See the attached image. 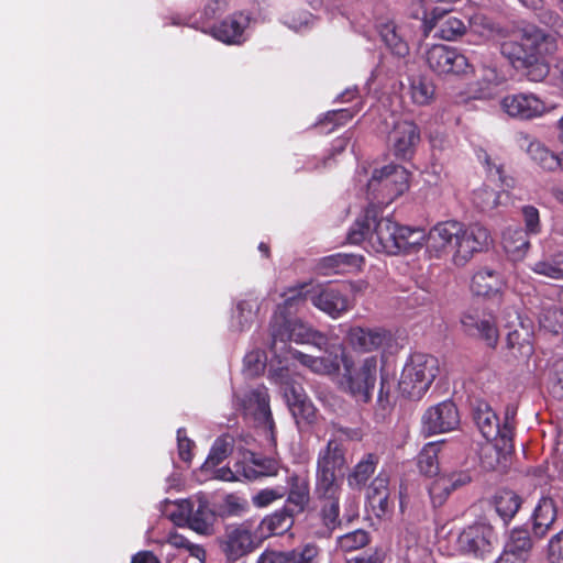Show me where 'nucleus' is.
I'll return each instance as SVG.
<instances>
[{
	"label": "nucleus",
	"instance_id": "obj_1",
	"mask_svg": "<svg viewBox=\"0 0 563 563\" xmlns=\"http://www.w3.org/2000/svg\"><path fill=\"white\" fill-rule=\"evenodd\" d=\"M489 232L478 225L464 228L457 221H443L432 227L428 234L420 228L400 225L390 218H377L374 209H366L347 233L352 244L365 242L376 253L396 255L419 250L423 242L430 257L449 255L456 266H464L475 253L487 245Z\"/></svg>",
	"mask_w": 563,
	"mask_h": 563
},
{
	"label": "nucleus",
	"instance_id": "obj_2",
	"mask_svg": "<svg viewBox=\"0 0 563 563\" xmlns=\"http://www.w3.org/2000/svg\"><path fill=\"white\" fill-rule=\"evenodd\" d=\"M366 285L364 283L347 285H329L324 287L309 288L308 285H300L288 289L285 294V306H301L309 299L312 305L333 319L340 318L352 308V302L347 297L351 289L362 290Z\"/></svg>",
	"mask_w": 563,
	"mask_h": 563
},
{
	"label": "nucleus",
	"instance_id": "obj_3",
	"mask_svg": "<svg viewBox=\"0 0 563 563\" xmlns=\"http://www.w3.org/2000/svg\"><path fill=\"white\" fill-rule=\"evenodd\" d=\"M344 367L336 384L339 388L358 402H368L377 382L378 360L366 356L355 363L352 355H343Z\"/></svg>",
	"mask_w": 563,
	"mask_h": 563
},
{
	"label": "nucleus",
	"instance_id": "obj_4",
	"mask_svg": "<svg viewBox=\"0 0 563 563\" xmlns=\"http://www.w3.org/2000/svg\"><path fill=\"white\" fill-rule=\"evenodd\" d=\"M440 373V365L437 357L413 353L406 361L398 388L400 393L412 399H420L430 388Z\"/></svg>",
	"mask_w": 563,
	"mask_h": 563
},
{
	"label": "nucleus",
	"instance_id": "obj_5",
	"mask_svg": "<svg viewBox=\"0 0 563 563\" xmlns=\"http://www.w3.org/2000/svg\"><path fill=\"white\" fill-rule=\"evenodd\" d=\"M298 307L296 305L286 307L285 301L278 306L272 325V349L275 353L283 350V347L278 349V342L285 345L287 341H294L298 344H312L320 349L327 344V336L321 332L299 320L287 319V316Z\"/></svg>",
	"mask_w": 563,
	"mask_h": 563
},
{
	"label": "nucleus",
	"instance_id": "obj_6",
	"mask_svg": "<svg viewBox=\"0 0 563 563\" xmlns=\"http://www.w3.org/2000/svg\"><path fill=\"white\" fill-rule=\"evenodd\" d=\"M365 187L368 200L388 205L408 190L409 173L402 166L388 164L375 168Z\"/></svg>",
	"mask_w": 563,
	"mask_h": 563
},
{
	"label": "nucleus",
	"instance_id": "obj_7",
	"mask_svg": "<svg viewBox=\"0 0 563 563\" xmlns=\"http://www.w3.org/2000/svg\"><path fill=\"white\" fill-rule=\"evenodd\" d=\"M324 354L322 356H311L299 351H291L294 358L298 360L303 366L311 372L335 377L336 380L341 375V366L344 367L343 355H351L342 343L325 344Z\"/></svg>",
	"mask_w": 563,
	"mask_h": 563
},
{
	"label": "nucleus",
	"instance_id": "obj_8",
	"mask_svg": "<svg viewBox=\"0 0 563 563\" xmlns=\"http://www.w3.org/2000/svg\"><path fill=\"white\" fill-rule=\"evenodd\" d=\"M427 63L438 75H465L471 65L465 55L455 47L438 44L427 52Z\"/></svg>",
	"mask_w": 563,
	"mask_h": 563
},
{
	"label": "nucleus",
	"instance_id": "obj_9",
	"mask_svg": "<svg viewBox=\"0 0 563 563\" xmlns=\"http://www.w3.org/2000/svg\"><path fill=\"white\" fill-rule=\"evenodd\" d=\"M236 406L245 416L254 419V421L265 430L272 431L274 421L269 408V399L265 386H257L243 396L235 395Z\"/></svg>",
	"mask_w": 563,
	"mask_h": 563
},
{
	"label": "nucleus",
	"instance_id": "obj_10",
	"mask_svg": "<svg viewBox=\"0 0 563 563\" xmlns=\"http://www.w3.org/2000/svg\"><path fill=\"white\" fill-rule=\"evenodd\" d=\"M422 431L427 435L455 430L460 424V415L454 402L444 400L429 407L421 418Z\"/></svg>",
	"mask_w": 563,
	"mask_h": 563
},
{
	"label": "nucleus",
	"instance_id": "obj_11",
	"mask_svg": "<svg viewBox=\"0 0 563 563\" xmlns=\"http://www.w3.org/2000/svg\"><path fill=\"white\" fill-rule=\"evenodd\" d=\"M346 342L356 352L371 353L389 347L393 335L382 328L352 327L346 333Z\"/></svg>",
	"mask_w": 563,
	"mask_h": 563
},
{
	"label": "nucleus",
	"instance_id": "obj_12",
	"mask_svg": "<svg viewBox=\"0 0 563 563\" xmlns=\"http://www.w3.org/2000/svg\"><path fill=\"white\" fill-rule=\"evenodd\" d=\"M501 110L510 118L530 120L545 112V103L533 93H512L500 100Z\"/></svg>",
	"mask_w": 563,
	"mask_h": 563
},
{
	"label": "nucleus",
	"instance_id": "obj_13",
	"mask_svg": "<svg viewBox=\"0 0 563 563\" xmlns=\"http://www.w3.org/2000/svg\"><path fill=\"white\" fill-rule=\"evenodd\" d=\"M220 547L228 560L236 561L255 548L254 537L244 525H230L220 540Z\"/></svg>",
	"mask_w": 563,
	"mask_h": 563
},
{
	"label": "nucleus",
	"instance_id": "obj_14",
	"mask_svg": "<svg viewBox=\"0 0 563 563\" xmlns=\"http://www.w3.org/2000/svg\"><path fill=\"white\" fill-rule=\"evenodd\" d=\"M516 415L515 406L506 408L503 426L498 428V434L495 437V451L498 454L497 463L500 472H506L512 464Z\"/></svg>",
	"mask_w": 563,
	"mask_h": 563
},
{
	"label": "nucleus",
	"instance_id": "obj_15",
	"mask_svg": "<svg viewBox=\"0 0 563 563\" xmlns=\"http://www.w3.org/2000/svg\"><path fill=\"white\" fill-rule=\"evenodd\" d=\"M450 9L434 8L429 14H424L423 23L426 32L438 29L437 35L445 41H454L466 31L465 23L453 15H449Z\"/></svg>",
	"mask_w": 563,
	"mask_h": 563
},
{
	"label": "nucleus",
	"instance_id": "obj_16",
	"mask_svg": "<svg viewBox=\"0 0 563 563\" xmlns=\"http://www.w3.org/2000/svg\"><path fill=\"white\" fill-rule=\"evenodd\" d=\"M388 142L396 157L408 159L420 142V130L411 121H398L389 133Z\"/></svg>",
	"mask_w": 563,
	"mask_h": 563
},
{
	"label": "nucleus",
	"instance_id": "obj_17",
	"mask_svg": "<svg viewBox=\"0 0 563 563\" xmlns=\"http://www.w3.org/2000/svg\"><path fill=\"white\" fill-rule=\"evenodd\" d=\"M272 377L276 383L285 386L284 396L292 416L297 419L311 421L314 417V407L302 393V389L299 386L289 385L283 369H280V373H273Z\"/></svg>",
	"mask_w": 563,
	"mask_h": 563
},
{
	"label": "nucleus",
	"instance_id": "obj_18",
	"mask_svg": "<svg viewBox=\"0 0 563 563\" xmlns=\"http://www.w3.org/2000/svg\"><path fill=\"white\" fill-rule=\"evenodd\" d=\"M319 548L313 543H307L301 548L289 551H264L257 559V563H318Z\"/></svg>",
	"mask_w": 563,
	"mask_h": 563
},
{
	"label": "nucleus",
	"instance_id": "obj_19",
	"mask_svg": "<svg viewBox=\"0 0 563 563\" xmlns=\"http://www.w3.org/2000/svg\"><path fill=\"white\" fill-rule=\"evenodd\" d=\"M250 24V16L239 12L223 20L211 29V35L225 44H240L244 41V32Z\"/></svg>",
	"mask_w": 563,
	"mask_h": 563
},
{
	"label": "nucleus",
	"instance_id": "obj_20",
	"mask_svg": "<svg viewBox=\"0 0 563 563\" xmlns=\"http://www.w3.org/2000/svg\"><path fill=\"white\" fill-rule=\"evenodd\" d=\"M492 531L483 526H474L465 529L459 538L460 548L476 558H484L492 551Z\"/></svg>",
	"mask_w": 563,
	"mask_h": 563
},
{
	"label": "nucleus",
	"instance_id": "obj_21",
	"mask_svg": "<svg viewBox=\"0 0 563 563\" xmlns=\"http://www.w3.org/2000/svg\"><path fill=\"white\" fill-rule=\"evenodd\" d=\"M470 482L471 475L467 471L452 472L439 476L429 487V494L433 505H442L453 490L465 486Z\"/></svg>",
	"mask_w": 563,
	"mask_h": 563
},
{
	"label": "nucleus",
	"instance_id": "obj_22",
	"mask_svg": "<svg viewBox=\"0 0 563 563\" xmlns=\"http://www.w3.org/2000/svg\"><path fill=\"white\" fill-rule=\"evenodd\" d=\"M518 143L529 157L544 170H554L563 165V159L550 152L540 141L526 133H519Z\"/></svg>",
	"mask_w": 563,
	"mask_h": 563
},
{
	"label": "nucleus",
	"instance_id": "obj_23",
	"mask_svg": "<svg viewBox=\"0 0 563 563\" xmlns=\"http://www.w3.org/2000/svg\"><path fill=\"white\" fill-rule=\"evenodd\" d=\"M284 478L286 481L284 487H287V501L292 505L297 511H303L310 501L308 476L284 470Z\"/></svg>",
	"mask_w": 563,
	"mask_h": 563
},
{
	"label": "nucleus",
	"instance_id": "obj_24",
	"mask_svg": "<svg viewBox=\"0 0 563 563\" xmlns=\"http://www.w3.org/2000/svg\"><path fill=\"white\" fill-rule=\"evenodd\" d=\"M473 422L478 431L481 440H476L481 451L490 449L493 431V409L490 404L484 399H476L473 405Z\"/></svg>",
	"mask_w": 563,
	"mask_h": 563
},
{
	"label": "nucleus",
	"instance_id": "obj_25",
	"mask_svg": "<svg viewBox=\"0 0 563 563\" xmlns=\"http://www.w3.org/2000/svg\"><path fill=\"white\" fill-rule=\"evenodd\" d=\"M520 31L515 27L495 30V44L499 45L501 55L508 58L515 67H519L517 63L520 64L526 57L522 46L518 43Z\"/></svg>",
	"mask_w": 563,
	"mask_h": 563
},
{
	"label": "nucleus",
	"instance_id": "obj_26",
	"mask_svg": "<svg viewBox=\"0 0 563 563\" xmlns=\"http://www.w3.org/2000/svg\"><path fill=\"white\" fill-rule=\"evenodd\" d=\"M501 246L511 261H521L530 247V242L523 230L515 225L503 232Z\"/></svg>",
	"mask_w": 563,
	"mask_h": 563
},
{
	"label": "nucleus",
	"instance_id": "obj_27",
	"mask_svg": "<svg viewBox=\"0 0 563 563\" xmlns=\"http://www.w3.org/2000/svg\"><path fill=\"white\" fill-rule=\"evenodd\" d=\"M378 33L386 47L396 56L404 57L409 53L406 34L394 21L379 23Z\"/></svg>",
	"mask_w": 563,
	"mask_h": 563
},
{
	"label": "nucleus",
	"instance_id": "obj_28",
	"mask_svg": "<svg viewBox=\"0 0 563 563\" xmlns=\"http://www.w3.org/2000/svg\"><path fill=\"white\" fill-rule=\"evenodd\" d=\"M556 514L554 500L548 496L541 497L532 514V531L534 536L539 538L544 537L554 523Z\"/></svg>",
	"mask_w": 563,
	"mask_h": 563
},
{
	"label": "nucleus",
	"instance_id": "obj_29",
	"mask_svg": "<svg viewBox=\"0 0 563 563\" xmlns=\"http://www.w3.org/2000/svg\"><path fill=\"white\" fill-rule=\"evenodd\" d=\"M342 446L336 441H329L327 446L319 452L317 473L336 475L345 465Z\"/></svg>",
	"mask_w": 563,
	"mask_h": 563
},
{
	"label": "nucleus",
	"instance_id": "obj_30",
	"mask_svg": "<svg viewBox=\"0 0 563 563\" xmlns=\"http://www.w3.org/2000/svg\"><path fill=\"white\" fill-rule=\"evenodd\" d=\"M196 506L188 517V527L200 534H210L214 522V512L209 507V501L203 494L196 495Z\"/></svg>",
	"mask_w": 563,
	"mask_h": 563
},
{
	"label": "nucleus",
	"instance_id": "obj_31",
	"mask_svg": "<svg viewBox=\"0 0 563 563\" xmlns=\"http://www.w3.org/2000/svg\"><path fill=\"white\" fill-rule=\"evenodd\" d=\"M363 264L361 255L338 253L323 257L319 269L324 275L343 274L360 269Z\"/></svg>",
	"mask_w": 563,
	"mask_h": 563
},
{
	"label": "nucleus",
	"instance_id": "obj_32",
	"mask_svg": "<svg viewBox=\"0 0 563 563\" xmlns=\"http://www.w3.org/2000/svg\"><path fill=\"white\" fill-rule=\"evenodd\" d=\"M531 271L545 278L563 280V251L544 254L531 265Z\"/></svg>",
	"mask_w": 563,
	"mask_h": 563
},
{
	"label": "nucleus",
	"instance_id": "obj_33",
	"mask_svg": "<svg viewBox=\"0 0 563 563\" xmlns=\"http://www.w3.org/2000/svg\"><path fill=\"white\" fill-rule=\"evenodd\" d=\"M341 481L338 475H316L314 495L318 501L340 500Z\"/></svg>",
	"mask_w": 563,
	"mask_h": 563
},
{
	"label": "nucleus",
	"instance_id": "obj_34",
	"mask_svg": "<svg viewBox=\"0 0 563 563\" xmlns=\"http://www.w3.org/2000/svg\"><path fill=\"white\" fill-rule=\"evenodd\" d=\"M442 442L427 443L418 455L419 471L427 476H434L439 474V453Z\"/></svg>",
	"mask_w": 563,
	"mask_h": 563
},
{
	"label": "nucleus",
	"instance_id": "obj_35",
	"mask_svg": "<svg viewBox=\"0 0 563 563\" xmlns=\"http://www.w3.org/2000/svg\"><path fill=\"white\" fill-rule=\"evenodd\" d=\"M521 506L520 497L511 490H503L495 497V510L507 525Z\"/></svg>",
	"mask_w": 563,
	"mask_h": 563
},
{
	"label": "nucleus",
	"instance_id": "obj_36",
	"mask_svg": "<svg viewBox=\"0 0 563 563\" xmlns=\"http://www.w3.org/2000/svg\"><path fill=\"white\" fill-rule=\"evenodd\" d=\"M409 93L413 103L427 106L434 98L435 87L429 78L415 76L410 79Z\"/></svg>",
	"mask_w": 563,
	"mask_h": 563
},
{
	"label": "nucleus",
	"instance_id": "obj_37",
	"mask_svg": "<svg viewBox=\"0 0 563 563\" xmlns=\"http://www.w3.org/2000/svg\"><path fill=\"white\" fill-rule=\"evenodd\" d=\"M377 464V457L374 454H366L353 468L347 476V483L352 488H361L373 475Z\"/></svg>",
	"mask_w": 563,
	"mask_h": 563
},
{
	"label": "nucleus",
	"instance_id": "obj_38",
	"mask_svg": "<svg viewBox=\"0 0 563 563\" xmlns=\"http://www.w3.org/2000/svg\"><path fill=\"white\" fill-rule=\"evenodd\" d=\"M257 309L258 305L255 299L241 300L233 314L232 328L240 332L249 329L255 319Z\"/></svg>",
	"mask_w": 563,
	"mask_h": 563
},
{
	"label": "nucleus",
	"instance_id": "obj_39",
	"mask_svg": "<svg viewBox=\"0 0 563 563\" xmlns=\"http://www.w3.org/2000/svg\"><path fill=\"white\" fill-rule=\"evenodd\" d=\"M232 452V442L229 438H218L211 450L210 453L205 461L202 465L203 472H209L213 468H216L222 461H224L229 454Z\"/></svg>",
	"mask_w": 563,
	"mask_h": 563
},
{
	"label": "nucleus",
	"instance_id": "obj_40",
	"mask_svg": "<svg viewBox=\"0 0 563 563\" xmlns=\"http://www.w3.org/2000/svg\"><path fill=\"white\" fill-rule=\"evenodd\" d=\"M531 549L529 533L525 529H514L506 542L503 553L516 554L526 560L527 552Z\"/></svg>",
	"mask_w": 563,
	"mask_h": 563
},
{
	"label": "nucleus",
	"instance_id": "obj_41",
	"mask_svg": "<svg viewBox=\"0 0 563 563\" xmlns=\"http://www.w3.org/2000/svg\"><path fill=\"white\" fill-rule=\"evenodd\" d=\"M539 322L542 329L552 334H563V307L551 306L544 308Z\"/></svg>",
	"mask_w": 563,
	"mask_h": 563
},
{
	"label": "nucleus",
	"instance_id": "obj_42",
	"mask_svg": "<svg viewBox=\"0 0 563 563\" xmlns=\"http://www.w3.org/2000/svg\"><path fill=\"white\" fill-rule=\"evenodd\" d=\"M493 271L489 268H481L476 271L470 283V289L473 296L478 298H488L493 291Z\"/></svg>",
	"mask_w": 563,
	"mask_h": 563
},
{
	"label": "nucleus",
	"instance_id": "obj_43",
	"mask_svg": "<svg viewBox=\"0 0 563 563\" xmlns=\"http://www.w3.org/2000/svg\"><path fill=\"white\" fill-rule=\"evenodd\" d=\"M253 464L256 468L244 467L243 477L254 479L258 476H278L285 470L274 460H253Z\"/></svg>",
	"mask_w": 563,
	"mask_h": 563
},
{
	"label": "nucleus",
	"instance_id": "obj_44",
	"mask_svg": "<svg viewBox=\"0 0 563 563\" xmlns=\"http://www.w3.org/2000/svg\"><path fill=\"white\" fill-rule=\"evenodd\" d=\"M320 503V517L324 526L323 533H331L339 525L340 505L339 500Z\"/></svg>",
	"mask_w": 563,
	"mask_h": 563
},
{
	"label": "nucleus",
	"instance_id": "obj_45",
	"mask_svg": "<svg viewBox=\"0 0 563 563\" xmlns=\"http://www.w3.org/2000/svg\"><path fill=\"white\" fill-rule=\"evenodd\" d=\"M520 66L526 68V76L531 81H542L550 71L549 65L540 58H532V56H526Z\"/></svg>",
	"mask_w": 563,
	"mask_h": 563
},
{
	"label": "nucleus",
	"instance_id": "obj_46",
	"mask_svg": "<svg viewBox=\"0 0 563 563\" xmlns=\"http://www.w3.org/2000/svg\"><path fill=\"white\" fill-rule=\"evenodd\" d=\"M282 21L294 31H303L314 24L313 15L302 10L285 13Z\"/></svg>",
	"mask_w": 563,
	"mask_h": 563
},
{
	"label": "nucleus",
	"instance_id": "obj_47",
	"mask_svg": "<svg viewBox=\"0 0 563 563\" xmlns=\"http://www.w3.org/2000/svg\"><path fill=\"white\" fill-rule=\"evenodd\" d=\"M292 518L286 510L276 511L265 518L263 525L273 534H282L292 526Z\"/></svg>",
	"mask_w": 563,
	"mask_h": 563
},
{
	"label": "nucleus",
	"instance_id": "obj_48",
	"mask_svg": "<svg viewBox=\"0 0 563 563\" xmlns=\"http://www.w3.org/2000/svg\"><path fill=\"white\" fill-rule=\"evenodd\" d=\"M266 365V355L261 350H254L249 352L243 362V373L246 376L260 375Z\"/></svg>",
	"mask_w": 563,
	"mask_h": 563
},
{
	"label": "nucleus",
	"instance_id": "obj_49",
	"mask_svg": "<svg viewBox=\"0 0 563 563\" xmlns=\"http://www.w3.org/2000/svg\"><path fill=\"white\" fill-rule=\"evenodd\" d=\"M368 542V536L364 530H355L341 536L338 539V545L343 551H354Z\"/></svg>",
	"mask_w": 563,
	"mask_h": 563
},
{
	"label": "nucleus",
	"instance_id": "obj_50",
	"mask_svg": "<svg viewBox=\"0 0 563 563\" xmlns=\"http://www.w3.org/2000/svg\"><path fill=\"white\" fill-rule=\"evenodd\" d=\"M496 174L498 175L501 191L498 192L497 197L495 198V203L507 205L510 202L509 190L515 187V178L504 166H499L496 169Z\"/></svg>",
	"mask_w": 563,
	"mask_h": 563
},
{
	"label": "nucleus",
	"instance_id": "obj_51",
	"mask_svg": "<svg viewBox=\"0 0 563 563\" xmlns=\"http://www.w3.org/2000/svg\"><path fill=\"white\" fill-rule=\"evenodd\" d=\"M287 494V487L276 486L274 488H265L260 490L252 497V501L256 507H266L275 500L282 499Z\"/></svg>",
	"mask_w": 563,
	"mask_h": 563
},
{
	"label": "nucleus",
	"instance_id": "obj_52",
	"mask_svg": "<svg viewBox=\"0 0 563 563\" xmlns=\"http://www.w3.org/2000/svg\"><path fill=\"white\" fill-rule=\"evenodd\" d=\"M523 222H525V234L537 235L541 232V222L539 210L533 206H525L521 209Z\"/></svg>",
	"mask_w": 563,
	"mask_h": 563
},
{
	"label": "nucleus",
	"instance_id": "obj_53",
	"mask_svg": "<svg viewBox=\"0 0 563 563\" xmlns=\"http://www.w3.org/2000/svg\"><path fill=\"white\" fill-rule=\"evenodd\" d=\"M247 508L245 499L236 495H228L220 507L222 516H239L243 514Z\"/></svg>",
	"mask_w": 563,
	"mask_h": 563
},
{
	"label": "nucleus",
	"instance_id": "obj_54",
	"mask_svg": "<svg viewBox=\"0 0 563 563\" xmlns=\"http://www.w3.org/2000/svg\"><path fill=\"white\" fill-rule=\"evenodd\" d=\"M196 495L190 499H183L176 503L177 512L172 515L173 520L178 526H188V517L191 516L194 508L196 506Z\"/></svg>",
	"mask_w": 563,
	"mask_h": 563
},
{
	"label": "nucleus",
	"instance_id": "obj_55",
	"mask_svg": "<svg viewBox=\"0 0 563 563\" xmlns=\"http://www.w3.org/2000/svg\"><path fill=\"white\" fill-rule=\"evenodd\" d=\"M549 563H563V531L553 536L548 544Z\"/></svg>",
	"mask_w": 563,
	"mask_h": 563
},
{
	"label": "nucleus",
	"instance_id": "obj_56",
	"mask_svg": "<svg viewBox=\"0 0 563 563\" xmlns=\"http://www.w3.org/2000/svg\"><path fill=\"white\" fill-rule=\"evenodd\" d=\"M550 391L555 398H563V360L554 364L553 375L550 379Z\"/></svg>",
	"mask_w": 563,
	"mask_h": 563
},
{
	"label": "nucleus",
	"instance_id": "obj_57",
	"mask_svg": "<svg viewBox=\"0 0 563 563\" xmlns=\"http://www.w3.org/2000/svg\"><path fill=\"white\" fill-rule=\"evenodd\" d=\"M389 495L388 493V477L384 474H378L371 483L367 489V499L371 500L374 496Z\"/></svg>",
	"mask_w": 563,
	"mask_h": 563
},
{
	"label": "nucleus",
	"instance_id": "obj_58",
	"mask_svg": "<svg viewBox=\"0 0 563 563\" xmlns=\"http://www.w3.org/2000/svg\"><path fill=\"white\" fill-rule=\"evenodd\" d=\"M177 442L179 457L185 462H190L192 457L191 449L194 446V442L186 437L184 429H179L177 431Z\"/></svg>",
	"mask_w": 563,
	"mask_h": 563
},
{
	"label": "nucleus",
	"instance_id": "obj_59",
	"mask_svg": "<svg viewBox=\"0 0 563 563\" xmlns=\"http://www.w3.org/2000/svg\"><path fill=\"white\" fill-rule=\"evenodd\" d=\"M212 473V477L216 479L224 481V482H235L240 481L241 476H243V471L241 472L240 468H238L235 472H233L229 467H220V468H213L210 471Z\"/></svg>",
	"mask_w": 563,
	"mask_h": 563
},
{
	"label": "nucleus",
	"instance_id": "obj_60",
	"mask_svg": "<svg viewBox=\"0 0 563 563\" xmlns=\"http://www.w3.org/2000/svg\"><path fill=\"white\" fill-rule=\"evenodd\" d=\"M542 21L548 24L558 36L563 37V19L559 14L551 11L545 12L542 15Z\"/></svg>",
	"mask_w": 563,
	"mask_h": 563
},
{
	"label": "nucleus",
	"instance_id": "obj_61",
	"mask_svg": "<svg viewBox=\"0 0 563 563\" xmlns=\"http://www.w3.org/2000/svg\"><path fill=\"white\" fill-rule=\"evenodd\" d=\"M228 8V0H209L205 7V15L208 19L224 12Z\"/></svg>",
	"mask_w": 563,
	"mask_h": 563
},
{
	"label": "nucleus",
	"instance_id": "obj_62",
	"mask_svg": "<svg viewBox=\"0 0 563 563\" xmlns=\"http://www.w3.org/2000/svg\"><path fill=\"white\" fill-rule=\"evenodd\" d=\"M388 496L389 495L374 496L373 499L368 500L369 506L372 507L377 517H382L387 512Z\"/></svg>",
	"mask_w": 563,
	"mask_h": 563
},
{
	"label": "nucleus",
	"instance_id": "obj_63",
	"mask_svg": "<svg viewBox=\"0 0 563 563\" xmlns=\"http://www.w3.org/2000/svg\"><path fill=\"white\" fill-rule=\"evenodd\" d=\"M472 27L475 32L479 33L482 36L489 38L493 35V26L490 23L483 24V16L475 15L472 20Z\"/></svg>",
	"mask_w": 563,
	"mask_h": 563
},
{
	"label": "nucleus",
	"instance_id": "obj_64",
	"mask_svg": "<svg viewBox=\"0 0 563 563\" xmlns=\"http://www.w3.org/2000/svg\"><path fill=\"white\" fill-rule=\"evenodd\" d=\"M131 563H159L158 559L150 551H142L132 558Z\"/></svg>",
	"mask_w": 563,
	"mask_h": 563
}]
</instances>
